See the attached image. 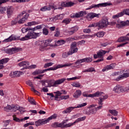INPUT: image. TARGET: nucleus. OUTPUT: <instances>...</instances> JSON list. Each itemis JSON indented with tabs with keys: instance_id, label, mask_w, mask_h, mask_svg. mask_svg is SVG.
<instances>
[{
	"instance_id": "nucleus-1",
	"label": "nucleus",
	"mask_w": 129,
	"mask_h": 129,
	"mask_svg": "<svg viewBox=\"0 0 129 129\" xmlns=\"http://www.w3.org/2000/svg\"><path fill=\"white\" fill-rule=\"evenodd\" d=\"M108 96H102L101 97H99L98 100V104H92L88 107V108L84 110V113L87 115H91V114H96L98 110H100L103 107V101L104 99H107Z\"/></svg>"
},
{
	"instance_id": "nucleus-2",
	"label": "nucleus",
	"mask_w": 129,
	"mask_h": 129,
	"mask_svg": "<svg viewBox=\"0 0 129 129\" xmlns=\"http://www.w3.org/2000/svg\"><path fill=\"white\" fill-rule=\"evenodd\" d=\"M29 14L26 13L25 11H23L20 13L17 16V19L18 20V23L21 25V24H24L28 20L29 18Z\"/></svg>"
},
{
	"instance_id": "nucleus-3",
	"label": "nucleus",
	"mask_w": 129,
	"mask_h": 129,
	"mask_svg": "<svg viewBox=\"0 0 129 129\" xmlns=\"http://www.w3.org/2000/svg\"><path fill=\"white\" fill-rule=\"evenodd\" d=\"M106 53V51L100 49L99 51L97 52V54H94V59H97V58H99V59L95 61V62L97 63L98 62H102V61H104V58L103 57V56H104V55H105Z\"/></svg>"
},
{
	"instance_id": "nucleus-4",
	"label": "nucleus",
	"mask_w": 129,
	"mask_h": 129,
	"mask_svg": "<svg viewBox=\"0 0 129 129\" xmlns=\"http://www.w3.org/2000/svg\"><path fill=\"white\" fill-rule=\"evenodd\" d=\"M106 53V51L100 49L99 51L97 52V54H94V59H97V58H99V59L95 61V62L97 63L98 62H102V61H104V58L103 57V56H104V55H105Z\"/></svg>"
},
{
	"instance_id": "nucleus-5",
	"label": "nucleus",
	"mask_w": 129,
	"mask_h": 129,
	"mask_svg": "<svg viewBox=\"0 0 129 129\" xmlns=\"http://www.w3.org/2000/svg\"><path fill=\"white\" fill-rule=\"evenodd\" d=\"M108 6H112V4L111 3H101L97 5L93 4L89 8H87L86 10H91V9H98L99 8H103L105 7H107Z\"/></svg>"
},
{
	"instance_id": "nucleus-6",
	"label": "nucleus",
	"mask_w": 129,
	"mask_h": 129,
	"mask_svg": "<svg viewBox=\"0 0 129 129\" xmlns=\"http://www.w3.org/2000/svg\"><path fill=\"white\" fill-rule=\"evenodd\" d=\"M51 42H52V40L50 39L44 40L39 47L40 51H45V49H46L47 47L49 46H53V45L51 44Z\"/></svg>"
},
{
	"instance_id": "nucleus-7",
	"label": "nucleus",
	"mask_w": 129,
	"mask_h": 129,
	"mask_svg": "<svg viewBox=\"0 0 129 129\" xmlns=\"http://www.w3.org/2000/svg\"><path fill=\"white\" fill-rule=\"evenodd\" d=\"M86 119V116H84L83 117H81L77 119L73 123H69L66 124H63V127H70V126H72V125H74L76 123H78V122H80V121H83Z\"/></svg>"
},
{
	"instance_id": "nucleus-8",
	"label": "nucleus",
	"mask_w": 129,
	"mask_h": 129,
	"mask_svg": "<svg viewBox=\"0 0 129 129\" xmlns=\"http://www.w3.org/2000/svg\"><path fill=\"white\" fill-rule=\"evenodd\" d=\"M62 8L59 7L58 8L54 7V5L52 3H50L48 6H44L40 9L41 12H46L47 11H51L52 10H61Z\"/></svg>"
},
{
	"instance_id": "nucleus-9",
	"label": "nucleus",
	"mask_w": 129,
	"mask_h": 129,
	"mask_svg": "<svg viewBox=\"0 0 129 129\" xmlns=\"http://www.w3.org/2000/svg\"><path fill=\"white\" fill-rule=\"evenodd\" d=\"M34 34V31H29L27 35L20 38V41H27V40H30V39H35L36 36H35Z\"/></svg>"
},
{
	"instance_id": "nucleus-10",
	"label": "nucleus",
	"mask_w": 129,
	"mask_h": 129,
	"mask_svg": "<svg viewBox=\"0 0 129 129\" xmlns=\"http://www.w3.org/2000/svg\"><path fill=\"white\" fill-rule=\"evenodd\" d=\"M21 49L20 48H18L17 47H12L11 48H5L4 51L7 54H10V55H12V54H15V53H17V52H20Z\"/></svg>"
},
{
	"instance_id": "nucleus-11",
	"label": "nucleus",
	"mask_w": 129,
	"mask_h": 129,
	"mask_svg": "<svg viewBox=\"0 0 129 129\" xmlns=\"http://www.w3.org/2000/svg\"><path fill=\"white\" fill-rule=\"evenodd\" d=\"M98 23V28L100 29H103V28H106L108 26V20L107 19H103L100 21Z\"/></svg>"
},
{
	"instance_id": "nucleus-12",
	"label": "nucleus",
	"mask_w": 129,
	"mask_h": 129,
	"mask_svg": "<svg viewBox=\"0 0 129 129\" xmlns=\"http://www.w3.org/2000/svg\"><path fill=\"white\" fill-rule=\"evenodd\" d=\"M129 77V71H122L120 72V75L116 79V81H119L121 78H127Z\"/></svg>"
},
{
	"instance_id": "nucleus-13",
	"label": "nucleus",
	"mask_w": 129,
	"mask_h": 129,
	"mask_svg": "<svg viewBox=\"0 0 129 129\" xmlns=\"http://www.w3.org/2000/svg\"><path fill=\"white\" fill-rule=\"evenodd\" d=\"M70 54L73 55L75 53L78 52V48L76 45V42H73L71 45V49L69 50Z\"/></svg>"
},
{
	"instance_id": "nucleus-14",
	"label": "nucleus",
	"mask_w": 129,
	"mask_h": 129,
	"mask_svg": "<svg viewBox=\"0 0 129 129\" xmlns=\"http://www.w3.org/2000/svg\"><path fill=\"white\" fill-rule=\"evenodd\" d=\"M92 62V57H85L83 59H78L75 62V64H81V63H90Z\"/></svg>"
},
{
	"instance_id": "nucleus-15",
	"label": "nucleus",
	"mask_w": 129,
	"mask_h": 129,
	"mask_svg": "<svg viewBox=\"0 0 129 129\" xmlns=\"http://www.w3.org/2000/svg\"><path fill=\"white\" fill-rule=\"evenodd\" d=\"M113 91H114L115 93H120V92H125L124 87H121L120 86L117 85L113 88Z\"/></svg>"
},
{
	"instance_id": "nucleus-16",
	"label": "nucleus",
	"mask_w": 129,
	"mask_h": 129,
	"mask_svg": "<svg viewBox=\"0 0 129 129\" xmlns=\"http://www.w3.org/2000/svg\"><path fill=\"white\" fill-rule=\"evenodd\" d=\"M22 75V72L20 71L11 72L9 74V76L12 78L14 77H20Z\"/></svg>"
},
{
	"instance_id": "nucleus-17",
	"label": "nucleus",
	"mask_w": 129,
	"mask_h": 129,
	"mask_svg": "<svg viewBox=\"0 0 129 129\" xmlns=\"http://www.w3.org/2000/svg\"><path fill=\"white\" fill-rule=\"evenodd\" d=\"M116 64L115 63H111L110 65H108L106 66L104 68H103L102 70L103 72H105L106 71H108V70H111L115 67Z\"/></svg>"
},
{
	"instance_id": "nucleus-18",
	"label": "nucleus",
	"mask_w": 129,
	"mask_h": 129,
	"mask_svg": "<svg viewBox=\"0 0 129 129\" xmlns=\"http://www.w3.org/2000/svg\"><path fill=\"white\" fill-rule=\"evenodd\" d=\"M20 67H24V69H27L30 66V62L27 61H23L18 63Z\"/></svg>"
},
{
	"instance_id": "nucleus-19",
	"label": "nucleus",
	"mask_w": 129,
	"mask_h": 129,
	"mask_svg": "<svg viewBox=\"0 0 129 129\" xmlns=\"http://www.w3.org/2000/svg\"><path fill=\"white\" fill-rule=\"evenodd\" d=\"M65 80H66V79L65 78H62L58 80L55 81L53 84L51 85L50 86H52V87H56L57 85H59L60 84H62Z\"/></svg>"
},
{
	"instance_id": "nucleus-20",
	"label": "nucleus",
	"mask_w": 129,
	"mask_h": 129,
	"mask_svg": "<svg viewBox=\"0 0 129 129\" xmlns=\"http://www.w3.org/2000/svg\"><path fill=\"white\" fill-rule=\"evenodd\" d=\"M85 15H86V12L81 11L74 14V16H72V18H80L81 17H83V16H85Z\"/></svg>"
},
{
	"instance_id": "nucleus-21",
	"label": "nucleus",
	"mask_w": 129,
	"mask_h": 129,
	"mask_svg": "<svg viewBox=\"0 0 129 129\" xmlns=\"http://www.w3.org/2000/svg\"><path fill=\"white\" fill-rule=\"evenodd\" d=\"M75 4L73 2H62L61 3V7L64 8H69L70 7H73Z\"/></svg>"
},
{
	"instance_id": "nucleus-22",
	"label": "nucleus",
	"mask_w": 129,
	"mask_h": 129,
	"mask_svg": "<svg viewBox=\"0 0 129 129\" xmlns=\"http://www.w3.org/2000/svg\"><path fill=\"white\" fill-rule=\"evenodd\" d=\"M13 13H14V8H13V7L12 6H9L7 8V16L8 18H11V16L13 15Z\"/></svg>"
},
{
	"instance_id": "nucleus-23",
	"label": "nucleus",
	"mask_w": 129,
	"mask_h": 129,
	"mask_svg": "<svg viewBox=\"0 0 129 129\" xmlns=\"http://www.w3.org/2000/svg\"><path fill=\"white\" fill-rule=\"evenodd\" d=\"M29 117H25L23 118L20 119L16 116H13V120L16 121L17 122H22L23 121H25V120H27V119H29Z\"/></svg>"
},
{
	"instance_id": "nucleus-24",
	"label": "nucleus",
	"mask_w": 129,
	"mask_h": 129,
	"mask_svg": "<svg viewBox=\"0 0 129 129\" xmlns=\"http://www.w3.org/2000/svg\"><path fill=\"white\" fill-rule=\"evenodd\" d=\"M63 18H64V14H59L55 16L54 18H50V21H51V22H55L56 20H62Z\"/></svg>"
},
{
	"instance_id": "nucleus-25",
	"label": "nucleus",
	"mask_w": 129,
	"mask_h": 129,
	"mask_svg": "<svg viewBox=\"0 0 129 129\" xmlns=\"http://www.w3.org/2000/svg\"><path fill=\"white\" fill-rule=\"evenodd\" d=\"M81 94H82V92L81 91V90H77L74 93L73 97H74V98H76V99L79 98V97H80V96H81Z\"/></svg>"
},
{
	"instance_id": "nucleus-26",
	"label": "nucleus",
	"mask_w": 129,
	"mask_h": 129,
	"mask_svg": "<svg viewBox=\"0 0 129 129\" xmlns=\"http://www.w3.org/2000/svg\"><path fill=\"white\" fill-rule=\"evenodd\" d=\"M51 126L52 127H54L55 128H57V127H63L64 126V125H63V123H62L55 122L51 124Z\"/></svg>"
},
{
	"instance_id": "nucleus-27",
	"label": "nucleus",
	"mask_w": 129,
	"mask_h": 129,
	"mask_svg": "<svg viewBox=\"0 0 129 129\" xmlns=\"http://www.w3.org/2000/svg\"><path fill=\"white\" fill-rule=\"evenodd\" d=\"M17 106L13 107L10 105H8L6 107H4V110L5 111H10V110L12 109L13 111H16V110H15V108H16Z\"/></svg>"
},
{
	"instance_id": "nucleus-28",
	"label": "nucleus",
	"mask_w": 129,
	"mask_h": 129,
	"mask_svg": "<svg viewBox=\"0 0 129 129\" xmlns=\"http://www.w3.org/2000/svg\"><path fill=\"white\" fill-rule=\"evenodd\" d=\"M57 69H59V64H57L55 67H50L48 69H47L44 70L45 73V72H47V71H54L55 70H57Z\"/></svg>"
},
{
	"instance_id": "nucleus-29",
	"label": "nucleus",
	"mask_w": 129,
	"mask_h": 129,
	"mask_svg": "<svg viewBox=\"0 0 129 129\" xmlns=\"http://www.w3.org/2000/svg\"><path fill=\"white\" fill-rule=\"evenodd\" d=\"M36 25H39V22L36 21L29 22L25 24V26L26 27H32V26H36Z\"/></svg>"
},
{
	"instance_id": "nucleus-30",
	"label": "nucleus",
	"mask_w": 129,
	"mask_h": 129,
	"mask_svg": "<svg viewBox=\"0 0 129 129\" xmlns=\"http://www.w3.org/2000/svg\"><path fill=\"white\" fill-rule=\"evenodd\" d=\"M73 109H75V107H69L66 110L62 111V113H70Z\"/></svg>"
},
{
	"instance_id": "nucleus-31",
	"label": "nucleus",
	"mask_w": 129,
	"mask_h": 129,
	"mask_svg": "<svg viewBox=\"0 0 129 129\" xmlns=\"http://www.w3.org/2000/svg\"><path fill=\"white\" fill-rule=\"evenodd\" d=\"M99 15L94 13H90L87 15V18L93 19V18L98 17Z\"/></svg>"
},
{
	"instance_id": "nucleus-32",
	"label": "nucleus",
	"mask_w": 129,
	"mask_h": 129,
	"mask_svg": "<svg viewBox=\"0 0 129 129\" xmlns=\"http://www.w3.org/2000/svg\"><path fill=\"white\" fill-rule=\"evenodd\" d=\"M102 94H103V92L97 91V92H95V93H94V97H99V96H101L100 97H101L102 96H107V95L104 96Z\"/></svg>"
},
{
	"instance_id": "nucleus-33",
	"label": "nucleus",
	"mask_w": 129,
	"mask_h": 129,
	"mask_svg": "<svg viewBox=\"0 0 129 129\" xmlns=\"http://www.w3.org/2000/svg\"><path fill=\"white\" fill-rule=\"evenodd\" d=\"M43 73H45L44 70H37L33 73V75H38V74H43Z\"/></svg>"
},
{
	"instance_id": "nucleus-34",
	"label": "nucleus",
	"mask_w": 129,
	"mask_h": 129,
	"mask_svg": "<svg viewBox=\"0 0 129 129\" xmlns=\"http://www.w3.org/2000/svg\"><path fill=\"white\" fill-rule=\"evenodd\" d=\"M72 86L73 87H77V88H82L81 84L79 83V82H73L71 84Z\"/></svg>"
},
{
	"instance_id": "nucleus-35",
	"label": "nucleus",
	"mask_w": 129,
	"mask_h": 129,
	"mask_svg": "<svg viewBox=\"0 0 129 129\" xmlns=\"http://www.w3.org/2000/svg\"><path fill=\"white\" fill-rule=\"evenodd\" d=\"M72 65H73V63H67L64 64H58L59 68H64V67H70V66H72Z\"/></svg>"
},
{
	"instance_id": "nucleus-36",
	"label": "nucleus",
	"mask_w": 129,
	"mask_h": 129,
	"mask_svg": "<svg viewBox=\"0 0 129 129\" xmlns=\"http://www.w3.org/2000/svg\"><path fill=\"white\" fill-rule=\"evenodd\" d=\"M9 60V59L8 58H3L0 60V65H4V64H6V63H8Z\"/></svg>"
},
{
	"instance_id": "nucleus-37",
	"label": "nucleus",
	"mask_w": 129,
	"mask_h": 129,
	"mask_svg": "<svg viewBox=\"0 0 129 129\" xmlns=\"http://www.w3.org/2000/svg\"><path fill=\"white\" fill-rule=\"evenodd\" d=\"M121 14H122V16L124 15H126L127 16H128L129 14V9H124L123 10L122 12H120Z\"/></svg>"
},
{
	"instance_id": "nucleus-38",
	"label": "nucleus",
	"mask_w": 129,
	"mask_h": 129,
	"mask_svg": "<svg viewBox=\"0 0 129 129\" xmlns=\"http://www.w3.org/2000/svg\"><path fill=\"white\" fill-rule=\"evenodd\" d=\"M109 112H110V113H111L112 114V115H114L115 116H116V115H117V114H118V112H117V111L113 109V110H109Z\"/></svg>"
},
{
	"instance_id": "nucleus-39",
	"label": "nucleus",
	"mask_w": 129,
	"mask_h": 129,
	"mask_svg": "<svg viewBox=\"0 0 129 129\" xmlns=\"http://www.w3.org/2000/svg\"><path fill=\"white\" fill-rule=\"evenodd\" d=\"M87 105V103H83L82 104H78L77 106L75 107V108H81V107H84V106H86Z\"/></svg>"
},
{
	"instance_id": "nucleus-40",
	"label": "nucleus",
	"mask_w": 129,
	"mask_h": 129,
	"mask_svg": "<svg viewBox=\"0 0 129 129\" xmlns=\"http://www.w3.org/2000/svg\"><path fill=\"white\" fill-rule=\"evenodd\" d=\"M120 17H122V13L120 12L116 15H113L112 16V19H118V18H120Z\"/></svg>"
},
{
	"instance_id": "nucleus-41",
	"label": "nucleus",
	"mask_w": 129,
	"mask_h": 129,
	"mask_svg": "<svg viewBox=\"0 0 129 129\" xmlns=\"http://www.w3.org/2000/svg\"><path fill=\"white\" fill-rule=\"evenodd\" d=\"M105 33H104V32L103 31H100L97 32V37L98 38H102V37H103V36H104Z\"/></svg>"
},
{
	"instance_id": "nucleus-42",
	"label": "nucleus",
	"mask_w": 129,
	"mask_h": 129,
	"mask_svg": "<svg viewBox=\"0 0 129 129\" xmlns=\"http://www.w3.org/2000/svg\"><path fill=\"white\" fill-rule=\"evenodd\" d=\"M13 3H26V2H30V0H11Z\"/></svg>"
},
{
	"instance_id": "nucleus-43",
	"label": "nucleus",
	"mask_w": 129,
	"mask_h": 129,
	"mask_svg": "<svg viewBox=\"0 0 129 129\" xmlns=\"http://www.w3.org/2000/svg\"><path fill=\"white\" fill-rule=\"evenodd\" d=\"M18 22L19 21H18V17L14 19L13 20H12L11 21L12 26H15V25H17V24H18Z\"/></svg>"
},
{
	"instance_id": "nucleus-44",
	"label": "nucleus",
	"mask_w": 129,
	"mask_h": 129,
	"mask_svg": "<svg viewBox=\"0 0 129 129\" xmlns=\"http://www.w3.org/2000/svg\"><path fill=\"white\" fill-rule=\"evenodd\" d=\"M70 22H71V19L66 18V19L63 20L62 21V23L65 24V25H68V24H69V23H70Z\"/></svg>"
},
{
	"instance_id": "nucleus-45",
	"label": "nucleus",
	"mask_w": 129,
	"mask_h": 129,
	"mask_svg": "<svg viewBox=\"0 0 129 129\" xmlns=\"http://www.w3.org/2000/svg\"><path fill=\"white\" fill-rule=\"evenodd\" d=\"M42 119H39L38 121L35 122V124L36 126H39L42 125Z\"/></svg>"
},
{
	"instance_id": "nucleus-46",
	"label": "nucleus",
	"mask_w": 129,
	"mask_h": 129,
	"mask_svg": "<svg viewBox=\"0 0 129 129\" xmlns=\"http://www.w3.org/2000/svg\"><path fill=\"white\" fill-rule=\"evenodd\" d=\"M117 42H119V43H121V42H125V36H121L119 37L117 40Z\"/></svg>"
},
{
	"instance_id": "nucleus-47",
	"label": "nucleus",
	"mask_w": 129,
	"mask_h": 129,
	"mask_svg": "<svg viewBox=\"0 0 129 129\" xmlns=\"http://www.w3.org/2000/svg\"><path fill=\"white\" fill-rule=\"evenodd\" d=\"M57 114H53L48 117V119L49 120H52V119H56V118H57Z\"/></svg>"
},
{
	"instance_id": "nucleus-48",
	"label": "nucleus",
	"mask_w": 129,
	"mask_h": 129,
	"mask_svg": "<svg viewBox=\"0 0 129 129\" xmlns=\"http://www.w3.org/2000/svg\"><path fill=\"white\" fill-rule=\"evenodd\" d=\"M54 63L53 62H48L44 65V68H48V67H50V66H53Z\"/></svg>"
},
{
	"instance_id": "nucleus-49",
	"label": "nucleus",
	"mask_w": 129,
	"mask_h": 129,
	"mask_svg": "<svg viewBox=\"0 0 129 129\" xmlns=\"http://www.w3.org/2000/svg\"><path fill=\"white\" fill-rule=\"evenodd\" d=\"M44 27V25H37V26L34 27V31L36 30H40Z\"/></svg>"
},
{
	"instance_id": "nucleus-50",
	"label": "nucleus",
	"mask_w": 129,
	"mask_h": 129,
	"mask_svg": "<svg viewBox=\"0 0 129 129\" xmlns=\"http://www.w3.org/2000/svg\"><path fill=\"white\" fill-rule=\"evenodd\" d=\"M70 51L67 52H63L62 53V58H67V57H68V56H70Z\"/></svg>"
},
{
	"instance_id": "nucleus-51",
	"label": "nucleus",
	"mask_w": 129,
	"mask_h": 129,
	"mask_svg": "<svg viewBox=\"0 0 129 129\" xmlns=\"http://www.w3.org/2000/svg\"><path fill=\"white\" fill-rule=\"evenodd\" d=\"M96 27H98V25L97 23H94L92 24H90L89 26H88V28H96Z\"/></svg>"
},
{
	"instance_id": "nucleus-52",
	"label": "nucleus",
	"mask_w": 129,
	"mask_h": 129,
	"mask_svg": "<svg viewBox=\"0 0 129 129\" xmlns=\"http://www.w3.org/2000/svg\"><path fill=\"white\" fill-rule=\"evenodd\" d=\"M42 33L43 34V35L47 36V35L49 34V31H48V29L47 28H43Z\"/></svg>"
},
{
	"instance_id": "nucleus-53",
	"label": "nucleus",
	"mask_w": 129,
	"mask_h": 129,
	"mask_svg": "<svg viewBox=\"0 0 129 129\" xmlns=\"http://www.w3.org/2000/svg\"><path fill=\"white\" fill-rule=\"evenodd\" d=\"M18 109H19L21 112H22V111H25V108L23 107H18V106H16V108H15V110H18Z\"/></svg>"
},
{
	"instance_id": "nucleus-54",
	"label": "nucleus",
	"mask_w": 129,
	"mask_h": 129,
	"mask_svg": "<svg viewBox=\"0 0 129 129\" xmlns=\"http://www.w3.org/2000/svg\"><path fill=\"white\" fill-rule=\"evenodd\" d=\"M28 100L29 102L31 103V104H33V105H36V102L35 101V100L33 98H28Z\"/></svg>"
},
{
	"instance_id": "nucleus-55",
	"label": "nucleus",
	"mask_w": 129,
	"mask_h": 129,
	"mask_svg": "<svg viewBox=\"0 0 129 129\" xmlns=\"http://www.w3.org/2000/svg\"><path fill=\"white\" fill-rule=\"evenodd\" d=\"M9 39H10V41L12 42V41H16L17 40V38H16V36L15 35L12 34L9 37Z\"/></svg>"
},
{
	"instance_id": "nucleus-56",
	"label": "nucleus",
	"mask_w": 129,
	"mask_h": 129,
	"mask_svg": "<svg viewBox=\"0 0 129 129\" xmlns=\"http://www.w3.org/2000/svg\"><path fill=\"white\" fill-rule=\"evenodd\" d=\"M7 11V8L6 7H1L0 8V14H4Z\"/></svg>"
},
{
	"instance_id": "nucleus-57",
	"label": "nucleus",
	"mask_w": 129,
	"mask_h": 129,
	"mask_svg": "<svg viewBox=\"0 0 129 129\" xmlns=\"http://www.w3.org/2000/svg\"><path fill=\"white\" fill-rule=\"evenodd\" d=\"M90 35H81V36H80L79 38H82V39H88L89 38H91V37H90Z\"/></svg>"
},
{
	"instance_id": "nucleus-58",
	"label": "nucleus",
	"mask_w": 129,
	"mask_h": 129,
	"mask_svg": "<svg viewBox=\"0 0 129 129\" xmlns=\"http://www.w3.org/2000/svg\"><path fill=\"white\" fill-rule=\"evenodd\" d=\"M57 45H58V46H60L61 45H63V44H65V41L63 40H60L57 41Z\"/></svg>"
},
{
	"instance_id": "nucleus-59",
	"label": "nucleus",
	"mask_w": 129,
	"mask_h": 129,
	"mask_svg": "<svg viewBox=\"0 0 129 129\" xmlns=\"http://www.w3.org/2000/svg\"><path fill=\"white\" fill-rule=\"evenodd\" d=\"M60 98L61 100H63V99L66 100V99L69 98V95L61 96L60 97Z\"/></svg>"
},
{
	"instance_id": "nucleus-60",
	"label": "nucleus",
	"mask_w": 129,
	"mask_h": 129,
	"mask_svg": "<svg viewBox=\"0 0 129 129\" xmlns=\"http://www.w3.org/2000/svg\"><path fill=\"white\" fill-rule=\"evenodd\" d=\"M68 33L69 35H73V34H74L75 32H74L72 27L71 28H69V31H68Z\"/></svg>"
},
{
	"instance_id": "nucleus-61",
	"label": "nucleus",
	"mask_w": 129,
	"mask_h": 129,
	"mask_svg": "<svg viewBox=\"0 0 129 129\" xmlns=\"http://www.w3.org/2000/svg\"><path fill=\"white\" fill-rule=\"evenodd\" d=\"M68 33L69 35H73V34H74L75 32H74L72 27L71 28H69V31H68Z\"/></svg>"
},
{
	"instance_id": "nucleus-62",
	"label": "nucleus",
	"mask_w": 129,
	"mask_h": 129,
	"mask_svg": "<svg viewBox=\"0 0 129 129\" xmlns=\"http://www.w3.org/2000/svg\"><path fill=\"white\" fill-rule=\"evenodd\" d=\"M68 33L69 35H73V34H74L75 32H74L72 27L71 28H69V31H68Z\"/></svg>"
},
{
	"instance_id": "nucleus-63",
	"label": "nucleus",
	"mask_w": 129,
	"mask_h": 129,
	"mask_svg": "<svg viewBox=\"0 0 129 129\" xmlns=\"http://www.w3.org/2000/svg\"><path fill=\"white\" fill-rule=\"evenodd\" d=\"M77 79H78V78L77 77H75L73 78H68L67 79V80H68V81H72L73 80H76Z\"/></svg>"
},
{
	"instance_id": "nucleus-64",
	"label": "nucleus",
	"mask_w": 129,
	"mask_h": 129,
	"mask_svg": "<svg viewBox=\"0 0 129 129\" xmlns=\"http://www.w3.org/2000/svg\"><path fill=\"white\" fill-rule=\"evenodd\" d=\"M80 117V114H76V115H74L72 116V118L73 119H75V118H78V117Z\"/></svg>"
}]
</instances>
